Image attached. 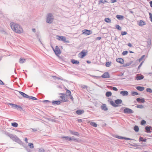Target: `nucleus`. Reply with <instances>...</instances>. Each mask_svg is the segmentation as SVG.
<instances>
[{
  "instance_id": "f257e3e1",
  "label": "nucleus",
  "mask_w": 152,
  "mask_h": 152,
  "mask_svg": "<svg viewBox=\"0 0 152 152\" xmlns=\"http://www.w3.org/2000/svg\"><path fill=\"white\" fill-rule=\"evenodd\" d=\"M11 28L14 31L18 33H21L23 31L22 27L19 25L15 23H11L10 24Z\"/></svg>"
},
{
  "instance_id": "f03ea898",
  "label": "nucleus",
  "mask_w": 152,
  "mask_h": 152,
  "mask_svg": "<svg viewBox=\"0 0 152 152\" xmlns=\"http://www.w3.org/2000/svg\"><path fill=\"white\" fill-rule=\"evenodd\" d=\"M122 102L121 99H117L115 101V103L113 101L110 102V104L114 107H117L118 106V104H121Z\"/></svg>"
},
{
  "instance_id": "7ed1b4c3",
  "label": "nucleus",
  "mask_w": 152,
  "mask_h": 152,
  "mask_svg": "<svg viewBox=\"0 0 152 152\" xmlns=\"http://www.w3.org/2000/svg\"><path fill=\"white\" fill-rule=\"evenodd\" d=\"M9 136L13 141L20 144L21 143V141L16 135L10 134Z\"/></svg>"
},
{
  "instance_id": "20e7f679",
  "label": "nucleus",
  "mask_w": 152,
  "mask_h": 152,
  "mask_svg": "<svg viewBox=\"0 0 152 152\" xmlns=\"http://www.w3.org/2000/svg\"><path fill=\"white\" fill-rule=\"evenodd\" d=\"M53 18L52 14L49 13L48 14L46 22L47 23H51L53 21Z\"/></svg>"
},
{
  "instance_id": "39448f33",
  "label": "nucleus",
  "mask_w": 152,
  "mask_h": 152,
  "mask_svg": "<svg viewBox=\"0 0 152 152\" xmlns=\"http://www.w3.org/2000/svg\"><path fill=\"white\" fill-rule=\"evenodd\" d=\"M51 47L54 53L56 55H58L61 54V51L60 50V49L58 46H56L55 49H54L52 46Z\"/></svg>"
},
{
  "instance_id": "423d86ee",
  "label": "nucleus",
  "mask_w": 152,
  "mask_h": 152,
  "mask_svg": "<svg viewBox=\"0 0 152 152\" xmlns=\"http://www.w3.org/2000/svg\"><path fill=\"white\" fill-rule=\"evenodd\" d=\"M124 113L126 114H132L134 113V111L131 109L126 108L124 110Z\"/></svg>"
},
{
  "instance_id": "0eeeda50",
  "label": "nucleus",
  "mask_w": 152,
  "mask_h": 152,
  "mask_svg": "<svg viewBox=\"0 0 152 152\" xmlns=\"http://www.w3.org/2000/svg\"><path fill=\"white\" fill-rule=\"evenodd\" d=\"M85 50H83L79 54V56L80 58H83L85 56L87 55V52H85Z\"/></svg>"
},
{
  "instance_id": "6e6552de",
  "label": "nucleus",
  "mask_w": 152,
  "mask_h": 152,
  "mask_svg": "<svg viewBox=\"0 0 152 152\" xmlns=\"http://www.w3.org/2000/svg\"><path fill=\"white\" fill-rule=\"evenodd\" d=\"M144 78V76L141 74H138L137 75L136 77H135L136 80H140L143 79Z\"/></svg>"
},
{
  "instance_id": "1a4fd4ad",
  "label": "nucleus",
  "mask_w": 152,
  "mask_h": 152,
  "mask_svg": "<svg viewBox=\"0 0 152 152\" xmlns=\"http://www.w3.org/2000/svg\"><path fill=\"white\" fill-rule=\"evenodd\" d=\"M62 138L68 141H71V140H77L76 138H72L71 137L69 136H64L62 137Z\"/></svg>"
},
{
  "instance_id": "9d476101",
  "label": "nucleus",
  "mask_w": 152,
  "mask_h": 152,
  "mask_svg": "<svg viewBox=\"0 0 152 152\" xmlns=\"http://www.w3.org/2000/svg\"><path fill=\"white\" fill-rule=\"evenodd\" d=\"M82 31L83 34H86L87 35H89L92 33V32L91 31L87 29L83 30H82Z\"/></svg>"
},
{
  "instance_id": "9b49d317",
  "label": "nucleus",
  "mask_w": 152,
  "mask_h": 152,
  "mask_svg": "<svg viewBox=\"0 0 152 152\" xmlns=\"http://www.w3.org/2000/svg\"><path fill=\"white\" fill-rule=\"evenodd\" d=\"M101 77L104 78H109L110 76L108 72H104L101 76Z\"/></svg>"
},
{
  "instance_id": "f8f14e48",
  "label": "nucleus",
  "mask_w": 152,
  "mask_h": 152,
  "mask_svg": "<svg viewBox=\"0 0 152 152\" xmlns=\"http://www.w3.org/2000/svg\"><path fill=\"white\" fill-rule=\"evenodd\" d=\"M101 108L102 110H104V111H107L108 110V109L105 104H102L101 106Z\"/></svg>"
},
{
  "instance_id": "ddd939ff",
  "label": "nucleus",
  "mask_w": 152,
  "mask_h": 152,
  "mask_svg": "<svg viewBox=\"0 0 152 152\" xmlns=\"http://www.w3.org/2000/svg\"><path fill=\"white\" fill-rule=\"evenodd\" d=\"M115 137L116 138H117L118 139H124L126 140H132V139L129 138H126V137H121V136H118V135L115 136Z\"/></svg>"
},
{
  "instance_id": "4468645a",
  "label": "nucleus",
  "mask_w": 152,
  "mask_h": 152,
  "mask_svg": "<svg viewBox=\"0 0 152 152\" xmlns=\"http://www.w3.org/2000/svg\"><path fill=\"white\" fill-rule=\"evenodd\" d=\"M69 132L72 135H74L77 136H79V133L77 132H74L71 130H69Z\"/></svg>"
},
{
  "instance_id": "2eb2a0df",
  "label": "nucleus",
  "mask_w": 152,
  "mask_h": 152,
  "mask_svg": "<svg viewBox=\"0 0 152 152\" xmlns=\"http://www.w3.org/2000/svg\"><path fill=\"white\" fill-rule=\"evenodd\" d=\"M61 103V102L59 100L58 101H54L52 102V103L53 105H59Z\"/></svg>"
},
{
  "instance_id": "dca6fc26",
  "label": "nucleus",
  "mask_w": 152,
  "mask_h": 152,
  "mask_svg": "<svg viewBox=\"0 0 152 152\" xmlns=\"http://www.w3.org/2000/svg\"><path fill=\"white\" fill-rule=\"evenodd\" d=\"M117 62L121 64H123L124 62V60L121 58H118L116 60Z\"/></svg>"
},
{
  "instance_id": "f3484780",
  "label": "nucleus",
  "mask_w": 152,
  "mask_h": 152,
  "mask_svg": "<svg viewBox=\"0 0 152 152\" xmlns=\"http://www.w3.org/2000/svg\"><path fill=\"white\" fill-rule=\"evenodd\" d=\"M151 127L150 126H146L145 128V129L146 130V132L147 133H150L151 131L150 129Z\"/></svg>"
},
{
  "instance_id": "a211bd4d",
  "label": "nucleus",
  "mask_w": 152,
  "mask_h": 152,
  "mask_svg": "<svg viewBox=\"0 0 152 152\" xmlns=\"http://www.w3.org/2000/svg\"><path fill=\"white\" fill-rule=\"evenodd\" d=\"M61 41H63L64 43H69V41L68 40H66V38L64 37L63 36L61 38Z\"/></svg>"
},
{
  "instance_id": "6ab92c4d",
  "label": "nucleus",
  "mask_w": 152,
  "mask_h": 152,
  "mask_svg": "<svg viewBox=\"0 0 152 152\" xmlns=\"http://www.w3.org/2000/svg\"><path fill=\"white\" fill-rule=\"evenodd\" d=\"M120 94L123 96H127L129 94L127 91H121Z\"/></svg>"
},
{
  "instance_id": "aec40b11",
  "label": "nucleus",
  "mask_w": 152,
  "mask_h": 152,
  "mask_svg": "<svg viewBox=\"0 0 152 152\" xmlns=\"http://www.w3.org/2000/svg\"><path fill=\"white\" fill-rule=\"evenodd\" d=\"M136 100L137 102H140L142 103H144L145 102V99L144 98L140 99L139 98H137L136 99Z\"/></svg>"
},
{
  "instance_id": "412c9836",
  "label": "nucleus",
  "mask_w": 152,
  "mask_h": 152,
  "mask_svg": "<svg viewBox=\"0 0 152 152\" xmlns=\"http://www.w3.org/2000/svg\"><path fill=\"white\" fill-rule=\"evenodd\" d=\"M76 113L78 115H81L84 113V111L83 110H78L76 111Z\"/></svg>"
},
{
  "instance_id": "4be33fe9",
  "label": "nucleus",
  "mask_w": 152,
  "mask_h": 152,
  "mask_svg": "<svg viewBox=\"0 0 152 152\" xmlns=\"http://www.w3.org/2000/svg\"><path fill=\"white\" fill-rule=\"evenodd\" d=\"M136 88L140 91H142L145 88L143 87L138 86Z\"/></svg>"
},
{
  "instance_id": "5701e85b",
  "label": "nucleus",
  "mask_w": 152,
  "mask_h": 152,
  "mask_svg": "<svg viewBox=\"0 0 152 152\" xmlns=\"http://www.w3.org/2000/svg\"><path fill=\"white\" fill-rule=\"evenodd\" d=\"M71 62L73 64H75L77 65L79 64V62L78 61L75 60L74 59H72L71 60Z\"/></svg>"
},
{
  "instance_id": "b1692460",
  "label": "nucleus",
  "mask_w": 152,
  "mask_h": 152,
  "mask_svg": "<svg viewBox=\"0 0 152 152\" xmlns=\"http://www.w3.org/2000/svg\"><path fill=\"white\" fill-rule=\"evenodd\" d=\"M88 123H90V125H91L92 126H93L94 127H96L97 126V124L96 123L94 122H92V121H89Z\"/></svg>"
},
{
  "instance_id": "393cba45",
  "label": "nucleus",
  "mask_w": 152,
  "mask_h": 152,
  "mask_svg": "<svg viewBox=\"0 0 152 152\" xmlns=\"http://www.w3.org/2000/svg\"><path fill=\"white\" fill-rule=\"evenodd\" d=\"M116 17L118 19L120 20L123 19L124 18V17L123 16L120 15H117Z\"/></svg>"
},
{
  "instance_id": "a878e982",
  "label": "nucleus",
  "mask_w": 152,
  "mask_h": 152,
  "mask_svg": "<svg viewBox=\"0 0 152 152\" xmlns=\"http://www.w3.org/2000/svg\"><path fill=\"white\" fill-rule=\"evenodd\" d=\"M112 93L110 91H107L106 92L105 95L107 97H109L112 95Z\"/></svg>"
},
{
  "instance_id": "bb28decb",
  "label": "nucleus",
  "mask_w": 152,
  "mask_h": 152,
  "mask_svg": "<svg viewBox=\"0 0 152 152\" xmlns=\"http://www.w3.org/2000/svg\"><path fill=\"white\" fill-rule=\"evenodd\" d=\"M105 2L108 3V2L107 0H99V1L98 4H100L102 3L104 4Z\"/></svg>"
},
{
  "instance_id": "cd10ccee",
  "label": "nucleus",
  "mask_w": 152,
  "mask_h": 152,
  "mask_svg": "<svg viewBox=\"0 0 152 152\" xmlns=\"http://www.w3.org/2000/svg\"><path fill=\"white\" fill-rule=\"evenodd\" d=\"M25 61L26 59H25L20 58L19 60V62L20 63L22 64L25 62Z\"/></svg>"
},
{
  "instance_id": "c85d7f7f",
  "label": "nucleus",
  "mask_w": 152,
  "mask_h": 152,
  "mask_svg": "<svg viewBox=\"0 0 152 152\" xmlns=\"http://www.w3.org/2000/svg\"><path fill=\"white\" fill-rule=\"evenodd\" d=\"M66 95L67 96L69 95H71V93L70 91L69 90H68L67 88H66Z\"/></svg>"
},
{
  "instance_id": "c756f323",
  "label": "nucleus",
  "mask_w": 152,
  "mask_h": 152,
  "mask_svg": "<svg viewBox=\"0 0 152 152\" xmlns=\"http://www.w3.org/2000/svg\"><path fill=\"white\" fill-rule=\"evenodd\" d=\"M134 129L136 132H138L139 131V128L137 126H135L134 127Z\"/></svg>"
},
{
  "instance_id": "7c9ffc66",
  "label": "nucleus",
  "mask_w": 152,
  "mask_h": 152,
  "mask_svg": "<svg viewBox=\"0 0 152 152\" xmlns=\"http://www.w3.org/2000/svg\"><path fill=\"white\" fill-rule=\"evenodd\" d=\"M60 98L62 99V101L63 102H66L67 101V99L66 98L65 99L64 96H60Z\"/></svg>"
},
{
  "instance_id": "2f4dec72",
  "label": "nucleus",
  "mask_w": 152,
  "mask_h": 152,
  "mask_svg": "<svg viewBox=\"0 0 152 152\" xmlns=\"http://www.w3.org/2000/svg\"><path fill=\"white\" fill-rule=\"evenodd\" d=\"M139 140L140 141H143V142H145L146 141V139H143V137H140L139 138Z\"/></svg>"
},
{
  "instance_id": "473e14b6",
  "label": "nucleus",
  "mask_w": 152,
  "mask_h": 152,
  "mask_svg": "<svg viewBox=\"0 0 152 152\" xmlns=\"http://www.w3.org/2000/svg\"><path fill=\"white\" fill-rule=\"evenodd\" d=\"M112 62L111 61L107 62L105 64V65L107 67H109L110 66Z\"/></svg>"
},
{
  "instance_id": "72a5a7b5",
  "label": "nucleus",
  "mask_w": 152,
  "mask_h": 152,
  "mask_svg": "<svg viewBox=\"0 0 152 152\" xmlns=\"http://www.w3.org/2000/svg\"><path fill=\"white\" fill-rule=\"evenodd\" d=\"M145 24V22L142 20L140 21L139 25V26H143Z\"/></svg>"
},
{
  "instance_id": "f704fd0d",
  "label": "nucleus",
  "mask_w": 152,
  "mask_h": 152,
  "mask_svg": "<svg viewBox=\"0 0 152 152\" xmlns=\"http://www.w3.org/2000/svg\"><path fill=\"white\" fill-rule=\"evenodd\" d=\"M105 21L107 23H110L111 22V20L109 18H106L104 19Z\"/></svg>"
},
{
  "instance_id": "c9c22d12",
  "label": "nucleus",
  "mask_w": 152,
  "mask_h": 152,
  "mask_svg": "<svg viewBox=\"0 0 152 152\" xmlns=\"http://www.w3.org/2000/svg\"><path fill=\"white\" fill-rule=\"evenodd\" d=\"M110 88L111 89H113V90L115 91H118V89L115 87H113V86H110Z\"/></svg>"
},
{
  "instance_id": "e433bc0d",
  "label": "nucleus",
  "mask_w": 152,
  "mask_h": 152,
  "mask_svg": "<svg viewBox=\"0 0 152 152\" xmlns=\"http://www.w3.org/2000/svg\"><path fill=\"white\" fill-rule=\"evenodd\" d=\"M115 26L118 30L121 31V28L119 25H116Z\"/></svg>"
},
{
  "instance_id": "4c0bfd02",
  "label": "nucleus",
  "mask_w": 152,
  "mask_h": 152,
  "mask_svg": "<svg viewBox=\"0 0 152 152\" xmlns=\"http://www.w3.org/2000/svg\"><path fill=\"white\" fill-rule=\"evenodd\" d=\"M12 125L13 127H17L18 126V124L16 122H14L12 123Z\"/></svg>"
},
{
  "instance_id": "58836bf2",
  "label": "nucleus",
  "mask_w": 152,
  "mask_h": 152,
  "mask_svg": "<svg viewBox=\"0 0 152 152\" xmlns=\"http://www.w3.org/2000/svg\"><path fill=\"white\" fill-rule=\"evenodd\" d=\"M132 62H130L129 63H127L125 64L124 66H129L130 65H131L132 64Z\"/></svg>"
},
{
  "instance_id": "ea45409f",
  "label": "nucleus",
  "mask_w": 152,
  "mask_h": 152,
  "mask_svg": "<svg viewBox=\"0 0 152 152\" xmlns=\"http://www.w3.org/2000/svg\"><path fill=\"white\" fill-rule=\"evenodd\" d=\"M16 109L18 110H20V111H21V110H23L22 108L21 107H20L18 105V107H17Z\"/></svg>"
},
{
  "instance_id": "a19ab883",
  "label": "nucleus",
  "mask_w": 152,
  "mask_h": 152,
  "mask_svg": "<svg viewBox=\"0 0 152 152\" xmlns=\"http://www.w3.org/2000/svg\"><path fill=\"white\" fill-rule=\"evenodd\" d=\"M146 91L147 92L150 93H152V90L150 88H147Z\"/></svg>"
},
{
  "instance_id": "79ce46f5",
  "label": "nucleus",
  "mask_w": 152,
  "mask_h": 152,
  "mask_svg": "<svg viewBox=\"0 0 152 152\" xmlns=\"http://www.w3.org/2000/svg\"><path fill=\"white\" fill-rule=\"evenodd\" d=\"M131 94H132V95L133 96L138 94V93L135 91L132 92Z\"/></svg>"
},
{
  "instance_id": "37998d69",
  "label": "nucleus",
  "mask_w": 152,
  "mask_h": 152,
  "mask_svg": "<svg viewBox=\"0 0 152 152\" xmlns=\"http://www.w3.org/2000/svg\"><path fill=\"white\" fill-rule=\"evenodd\" d=\"M10 104L12 106V107L14 108H16L17 107H18V105L15 104Z\"/></svg>"
},
{
  "instance_id": "c03bdc74",
  "label": "nucleus",
  "mask_w": 152,
  "mask_h": 152,
  "mask_svg": "<svg viewBox=\"0 0 152 152\" xmlns=\"http://www.w3.org/2000/svg\"><path fill=\"white\" fill-rule=\"evenodd\" d=\"M146 123V121L144 120L141 121V125H144Z\"/></svg>"
},
{
  "instance_id": "a18cd8bd",
  "label": "nucleus",
  "mask_w": 152,
  "mask_h": 152,
  "mask_svg": "<svg viewBox=\"0 0 152 152\" xmlns=\"http://www.w3.org/2000/svg\"><path fill=\"white\" fill-rule=\"evenodd\" d=\"M28 146L30 147V148H34L33 144L32 143H28Z\"/></svg>"
},
{
  "instance_id": "49530a36",
  "label": "nucleus",
  "mask_w": 152,
  "mask_h": 152,
  "mask_svg": "<svg viewBox=\"0 0 152 152\" xmlns=\"http://www.w3.org/2000/svg\"><path fill=\"white\" fill-rule=\"evenodd\" d=\"M28 98H29V99H32L34 100H37V99L36 98L33 97V96H29Z\"/></svg>"
},
{
  "instance_id": "de8ad7c7",
  "label": "nucleus",
  "mask_w": 152,
  "mask_h": 152,
  "mask_svg": "<svg viewBox=\"0 0 152 152\" xmlns=\"http://www.w3.org/2000/svg\"><path fill=\"white\" fill-rule=\"evenodd\" d=\"M136 107L138 108H143V106L142 105H138Z\"/></svg>"
},
{
  "instance_id": "09e8293b",
  "label": "nucleus",
  "mask_w": 152,
  "mask_h": 152,
  "mask_svg": "<svg viewBox=\"0 0 152 152\" xmlns=\"http://www.w3.org/2000/svg\"><path fill=\"white\" fill-rule=\"evenodd\" d=\"M145 57V55H143L139 59L138 61L139 62L141 61Z\"/></svg>"
},
{
  "instance_id": "8fccbe9b",
  "label": "nucleus",
  "mask_w": 152,
  "mask_h": 152,
  "mask_svg": "<svg viewBox=\"0 0 152 152\" xmlns=\"http://www.w3.org/2000/svg\"><path fill=\"white\" fill-rule=\"evenodd\" d=\"M25 98H29V96H28V95L25 94L24 93H23V94L22 95Z\"/></svg>"
},
{
  "instance_id": "3c124183",
  "label": "nucleus",
  "mask_w": 152,
  "mask_h": 152,
  "mask_svg": "<svg viewBox=\"0 0 152 152\" xmlns=\"http://www.w3.org/2000/svg\"><path fill=\"white\" fill-rule=\"evenodd\" d=\"M149 18L151 21L152 22V14L151 13L149 12Z\"/></svg>"
},
{
  "instance_id": "603ef678",
  "label": "nucleus",
  "mask_w": 152,
  "mask_h": 152,
  "mask_svg": "<svg viewBox=\"0 0 152 152\" xmlns=\"http://www.w3.org/2000/svg\"><path fill=\"white\" fill-rule=\"evenodd\" d=\"M128 53V52L127 51H124L123 52L122 54L124 56L126 55Z\"/></svg>"
},
{
  "instance_id": "864d4df0",
  "label": "nucleus",
  "mask_w": 152,
  "mask_h": 152,
  "mask_svg": "<svg viewBox=\"0 0 152 152\" xmlns=\"http://www.w3.org/2000/svg\"><path fill=\"white\" fill-rule=\"evenodd\" d=\"M53 77H55L57 79H58V80H59V79H60V80H64V81H65L63 79H62V78H60V77H57L56 76H52Z\"/></svg>"
},
{
  "instance_id": "5fc2aeb1",
  "label": "nucleus",
  "mask_w": 152,
  "mask_h": 152,
  "mask_svg": "<svg viewBox=\"0 0 152 152\" xmlns=\"http://www.w3.org/2000/svg\"><path fill=\"white\" fill-rule=\"evenodd\" d=\"M127 32L126 31H122L121 32V35H126L127 34Z\"/></svg>"
},
{
  "instance_id": "6e6d98bb",
  "label": "nucleus",
  "mask_w": 152,
  "mask_h": 152,
  "mask_svg": "<svg viewBox=\"0 0 152 152\" xmlns=\"http://www.w3.org/2000/svg\"><path fill=\"white\" fill-rule=\"evenodd\" d=\"M63 36H57L58 38H57V39L58 40H61V38Z\"/></svg>"
},
{
  "instance_id": "4d7b16f0",
  "label": "nucleus",
  "mask_w": 152,
  "mask_h": 152,
  "mask_svg": "<svg viewBox=\"0 0 152 152\" xmlns=\"http://www.w3.org/2000/svg\"><path fill=\"white\" fill-rule=\"evenodd\" d=\"M144 62V61H142V62L140 64V65L138 67V69H139L140 68V67L142 66L143 63Z\"/></svg>"
},
{
  "instance_id": "13d9d810",
  "label": "nucleus",
  "mask_w": 152,
  "mask_h": 152,
  "mask_svg": "<svg viewBox=\"0 0 152 152\" xmlns=\"http://www.w3.org/2000/svg\"><path fill=\"white\" fill-rule=\"evenodd\" d=\"M37 38L39 40V42L42 44V43L41 42V41L39 38V37L38 36V35H37Z\"/></svg>"
},
{
  "instance_id": "bf43d9fd",
  "label": "nucleus",
  "mask_w": 152,
  "mask_h": 152,
  "mask_svg": "<svg viewBox=\"0 0 152 152\" xmlns=\"http://www.w3.org/2000/svg\"><path fill=\"white\" fill-rule=\"evenodd\" d=\"M77 121L79 123H81L83 121V120L81 119H78Z\"/></svg>"
},
{
  "instance_id": "052dcab7",
  "label": "nucleus",
  "mask_w": 152,
  "mask_h": 152,
  "mask_svg": "<svg viewBox=\"0 0 152 152\" xmlns=\"http://www.w3.org/2000/svg\"><path fill=\"white\" fill-rule=\"evenodd\" d=\"M39 152H45V151L42 149H39Z\"/></svg>"
},
{
  "instance_id": "680f3d73",
  "label": "nucleus",
  "mask_w": 152,
  "mask_h": 152,
  "mask_svg": "<svg viewBox=\"0 0 152 152\" xmlns=\"http://www.w3.org/2000/svg\"><path fill=\"white\" fill-rule=\"evenodd\" d=\"M68 96H69L70 97V99H72V100H73V98L72 96V95H71H71H69Z\"/></svg>"
},
{
  "instance_id": "e2e57ef3",
  "label": "nucleus",
  "mask_w": 152,
  "mask_h": 152,
  "mask_svg": "<svg viewBox=\"0 0 152 152\" xmlns=\"http://www.w3.org/2000/svg\"><path fill=\"white\" fill-rule=\"evenodd\" d=\"M111 3H114L116 1V0H110Z\"/></svg>"
},
{
  "instance_id": "0e129e2a",
  "label": "nucleus",
  "mask_w": 152,
  "mask_h": 152,
  "mask_svg": "<svg viewBox=\"0 0 152 152\" xmlns=\"http://www.w3.org/2000/svg\"><path fill=\"white\" fill-rule=\"evenodd\" d=\"M101 39V37H96V40H100Z\"/></svg>"
},
{
  "instance_id": "69168bd1",
  "label": "nucleus",
  "mask_w": 152,
  "mask_h": 152,
  "mask_svg": "<svg viewBox=\"0 0 152 152\" xmlns=\"http://www.w3.org/2000/svg\"><path fill=\"white\" fill-rule=\"evenodd\" d=\"M81 87L83 88H87V86L85 85H83V86H82Z\"/></svg>"
},
{
  "instance_id": "338daca9",
  "label": "nucleus",
  "mask_w": 152,
  "mask_h": 152,
  "mask_svg": "<svg viewBox=\"0 0 152 152\" xmlns=\"http://www.w3.org/2000/svg\"><path fill=\"white\" fill-rule=\"evenodd\" d=\"M0 84L2 85H4V83L0 80Z\"/></svg>"
},
{
  "instance_id": "774afa93",
  "label": "nucleus",
  "mask_w": 152,
  "mask_h": 152,
  "mask_svg": "<svg viewBox=\"0 0 152 152\" xmlns=\"http://www.w3.org/2000/svg\"><path fill=\"white\" fill-rule=\"evenodd\" d=\"M149 3L150 5V6L152 7V1H151L149 2Z\"/></svg>"
}]
</instances>
